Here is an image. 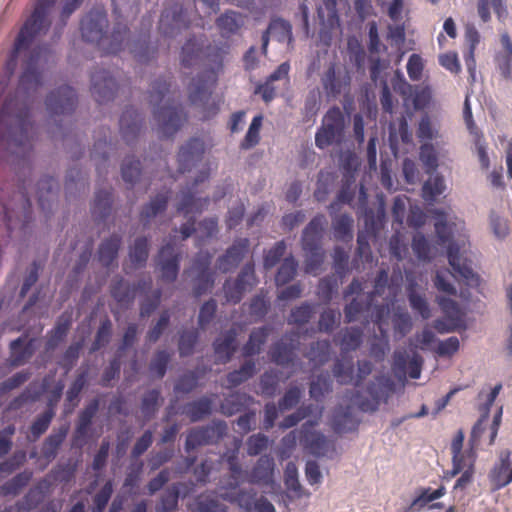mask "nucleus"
I'll use <instances>...</instances> for the list:
<instances>
[{
	"label": "nucleus",
	"mask_w": 512,
	"mask_h": 512,
	"mask_svg": "<svg viewBox=\"0 0 512 512\" xmlns=\"http://www.w3.org/2000/svg\"><path fill=\"white\" fill-rule=\"evenodd\" d=\"M121 243L122 237L118 234H113L101 242L98 248V261L102 266L108 268L116 260Z\"/></svg>",
	"instance_id": "25"
},
{
	"label": "nucleus",
	"mask_w": 512,
	"mask_h": 512,
	"mask_svg": "<svg viewBox=\"0 0 512 512\" xmlns=\"http://www.w3.org/2000/svg\"><path fill=\"white\" fill-rule=\"evenodd\" d=\"M0 204L8 231H13L17 223L25 224L29 221L32 205L25 191H14L7 200L1 197Z\"/></svg>",
	"instance_id": "7"
},
{
	"label": "nucleus",
	"mask_w": 512,
	"mask_h": 512,
	"mask_svg": "<svg viewBox=\"0 0 512 512\" xmlns=\"http://www.w3.org/2000/svg\"><path fill=\"white\" fill-rule=\"evenodd\" d=\"M314 313V305L304 302L300 306L293 308L290 312L288 323L302 326L307 324Z\"/></svg>",
	"instance_id": "58"
},
{
	"label": "nucleus",
	"mask_w": 512,
	"mask_h": 512,
	"mask_svg": "<svg viewBox=\"0 0 512 512\" xmlns=\"http://www.w3.org/2000/svg\"><path fill=\"white\" fill-rule=\"evenodd\" d=\"M326 224L327 220L323 214H317L310 220L301 235V247L303 250H317V247H321Z\"/></svg>",
	"instance_id": "18"
},
{
	"label": "nucleus",
	"mask_w": 512,
	"mask_h": 512,
	"mask_svg": "<svg viewBox=\"0 0 512 512\" xmlns=\"http://www.w3.org/2000/svg\"><path fill=\"white\" fill-rule=\"evenodd\" d=\"M332 391V380L328 373L318 375L311 381L309 387L310 397L315 401H322L324 396Z\"/></svg>",
	"instance_id": "45"
},
{
	"label": "nucleus",
	"mask_w": 512,
	"mask_h": 512,
	"mask_svg": "<svg viewBox=\"0 0 512 512\" xmlns=\"http://www.w3.org/2000/svg\"><path fill=\"white\" fill-rule=\"evenodd\" d=\"M169 193V190H167L157 194L148 204L143 207L140 213V220L144 226H146L152 218L166 210L169 200Z\"/></svg>",
	"instance_id": "30"
},
{
	"label": "nucleus",
	"mask_w": 512,
	"mask_h": 512,
	"mask_svg": "<svg viewBox=\"0 0 512 512\" xmlns=\"http://www.w3.org/2000/svg\"><path fill=\"white\" fill-rule=\"evenodd\" d=\"M279 386V372L276 370L265 371L260 377L261 392L266 397H273Z\"/></svg>",
	"instance_id": "62"
},
{
	"label": "nucleus",
	"mask_w": 512,
	"mask_h": 512,
	"mask_svg": "<svg viewBox=\"0 0 512 512\" xmlns=\"http://www.w3.org/2000/svg\"><path fill=\"white\" fill-rule=\"evenodd\" d=\"M419 158L428 172L435 171L438 168V152L433 144L429 142L421 144Z\"/></svg>",
	"instance_id": "60"
},
{
	"label": "nucleus",
	"mask_w": 512,
	"mask_h": 512,
	"mask_svg": "<svg viewBox=\"0 0 512 512\" xmlns=\"http://www.w3.org/2000/svg\"><path fill=\"white\" fill-rule=\"evenodd\" d=\"M149 255V243L146 237H139L135 240L130 249L129 257L136 267L144 266Z\"/></svg>",
	"instance_id": "50"
},
{
	"label": "nucleus",
	"mask_w": 512,
	"mask_h": 512,
	"mask_svg": "<svg viewBox=\"0 0 512 512\" xmlns=\"http://www.w3.org/2000/svg\"><path fill=\"white\" fill-rule=\"evenodd\" d=\"M170 80V76L159 78L151 84L149 90V102L154 106L153 116L158 131L166 138L174 136L187 121V113L182 104L172 96Z\"/></svg>",
	"instance_id": "2"
},
{
	"label": "nucleus",
	"mask_w": 512,
	"mask_h": 512,
	"mask_svg": "<svg viewBox=\"0 0 512 512\" xmlns=\"http://www.w3.org/2000/svg\"><path fill=\"white\" fill-rule=\"evenodd\" d=\"M271 329L267 326H262L253 329L249 335L248 341L242 348L244 357H251L261 352L262 346L266 343Z\"/></svg>",
	"instance_id": "28"
},
{
	"label": "nucleus",
	"mask_w": 512,
	"mask_h": 512,
	"mask_svg": "<svg viewBox=\"0 0 512 512\" xmlns=\"http://www.w3.org/2000/svg\"><path fill=\"white\" fill-rule=\"evenodd\" d=\"M316 421L305 422L300 430V443L310 454L320 457L325 456L331 448L330 442L320 432L314 430Z\"/></svg>",
	"instance_id": "11"
},
{
	"label": "nucleus",
	"mask_w": 512,
	"mask_h": 512,
	"mask_svg": "<svg viewBox=\"0 0 512 512\" xmlns=\"http://www.w3.org/2000/svg\"><path fill=\"white\" fill-rule=\"evenodd\" d=\"M107 13L104 10H91L80 22L82 38L86 42L95 43L105 54H116L123 50L129 35L125 24L116 23L108 33Z\"/></svg>",
	"instance_id": "3"
},
{
	"label": "nucleus",
	"mask_w": 512,
	"mask_h": 512,
	"mask_svg": "<svg viewBox=\"0 0 512 512\" xmlns=\"http://www.w3.org/2000/svg\"><path fill=\"white\" fill-rule=\"evenodd\" d=\"M256 364L253 360H246L239 369L229 372L226 376L227 389H232L246 382L254 376Z\"/></svg>",
	"instance_id": "38"
},
{
	"label": "nucleus",
	"mask_w": 512,
	"mask_h": 512,
	"mask_svg": "<svg viewBox=\"0 0 512 512\" xmlns=\"http://www.w3.org/2000/svg\"><path fill=\"white\" fill-rule=\"evenodd\" d=\"M216 25L222 36H230L236 34L244 25L242 14L235 11H226L216 19Z\"/></svg>",
	"instance_id": "32"
},
{
	"label": "nucleus",
	"mask_w": 512,
	"mask_h": 512,
	"mask_svg": "<svg viewBox=\"0 0 512 512\" xmlns=\"http://www.w3.org/2000/svg\"><path fill=\"white\" fill-rule=\"evenodd\" d=\"M453 276L455 279L457 280H462L464 281L468 286H470L466 280H464L463 278L459 277V275L453 270V273H451L449 271V269L447 268H444V269H439L436 271V274H435V277H434V286L435 288L439 291V292H442V293H445L447 295H450V296H455L457 294V290L456 288L454 287V285L452 283H450L449 281V277L450 276ZM476 277H477V282L474 283L472 286H476L478 285L479 283V277L478 275L476 274Z\"/></svg>",
	"instance_id": "36"
},
{
	"label": "nucleus",
	"mask_w": 512,
	"mask_h": 512,
	"mask_svg": "<svg viewBox=\"0 0 512 512\" xmlns=\"http://www.w3.org/2000/svg\"><path fill=\"white\" fill-rule=\"evenodd\" d=\"M32 477L33 472L30 470H24L16 474L0 487L1 494L3 496H17L29 484Z\"/></svg>",
	"instance_id": "39"
},
{
	"label": "nucleus",
	"mask_w": 512,
	"mask_h": 512,
	"mask_svg": "<svg viewBox=\"0 0 512 512\" xmlns=\"http://www.w3.org/2000/svg\"><path fill=\"white\" fill-rule=\"evenodd\" d=\"M55 416V412L53 407H49L45 410L41 415L37 416V418L33 421L30 426V436L29 438L32 441H36L43 435L49 428L53 418Z\"/></svg>",
	"instance_id": "44"
},
{
	"label": "nucleus",
	"mask_w": 512,
	"mask_h": 512,
	"mask_svg": "<svg viewBox=\"0 0 512 512\" xmlns=\"http://www.w3.org/2000/svg\"><path fill=\"white\" fill-rule=\"evenodd\" d=\"M445 190L444 179L442 176L429 178L422 187V197L425 201L432 203L436 197L441 195Z\"/></svg>",
	"instance_id": "53"
},
{
	"label": "nucleus",
	"mask_w": 512,
	"mask_h": 512,
	"mask_svg": "<svg viewBox=\"0 0 512 512\" xmlns=\"http://www.w3.org/2000/svg\"><path fill=\"white\" fill-rule=\"evenodd\" d=\"M189 26L190 21L187 18L186 10L181 5H174L163 10L159 21V29L165 36H174L181 29Z\"/></svg>",
	"instance_id": "15"
},
{
	"label": "nucleus",
	"mask_w": 512,
	"mask_h": 512,
	"mask_svg": "<svg viewBox=\"0 0 512 512\" xmlns=\"http://www.w3.org/2000/svg\"><path fill=\"white\" fill-rule=\"evenodd\" d=\"M269 30L275 35L279 42H287L288 45L293 42L292 26L282 18L272 19L269 23Z\"/></svg>",
	"instance_id": "51"
},
{
	"label": "nucleus",
	"mask_w": 512,
	"mask_h": 512,
	"mask_svg": "<svg viewBox=\"0 0 512 512\" xmlns=\"http://www.w3.org/2000/svg\"><path fill=\"white\" fill-rule=\"evenodd\" d=\"M416 284L412 283L407 288V296L410 307L413 311L420 314L423 319H428L431 316L429 305L424 296L419 294L416 289Z\"/></svg>",
	"instance_id": "46"
},
{
	"label": "nucleus",
	"mask_w": 512,
	"mask_h": 512,
	"mask_svg": "<svg viewBox=\"0 0 512 512\" xmlns=\"http://www.w3.org/2000/svg\"><path fill=\"white\" fill-rule=\"evenodd\" d=\"M298 262L293 256L286 257L281 263L275 276L277 286H283L294 279L297 273Z\"/></svg>",
	"instance_id": "47"
},
{
	"label": "nucleus",
	"mask_w": 512,
	"mask_h": 512,
	"mask_svg": "<svg viewBox=\"0 0 512 512\" xmlns=\"http://www.w3.org/2000/svg\"><path fill=\"white\" fill-rule=\"evenodd\" d=\"M284 483L287 490L293 493L296 498L309 496V492H305L298 480V468L294 462H288L284 470Z\"/></svg>",
	"instance_id": "41"
},
{
	"label": "nucleus",
	"mask_w": 512,
	"mask_h": 512,
	"mask_svg": "<svg viewBox=\"0 0 512 512\" xmlns=\"http://www.w3.org/2000/svg\"><path fill=\"white\" fill-rule=\"evenodd\" d=\"M91 90L95 100L103 104L114 98L118 85L109 71L99 70L91 75Z\"/></svg>",
	"instance_id": "14"
},
{
	"label": "nucleus",
	"mask_w": 512,
	"mask_h": 512,
	"mask_svg": "<svg viewBox=\"0 0 512 512\" xmlns=\"http://www.w3.org/2000/svg\"><path fill=\"white\" fill-rule=\"evenodd\" d=\"M144 123L142 115L134 108L126 109L120 117V132L124 140L130 144L140 134Z\"/></svg>",
	"instance_id": "20"
},
{
	"label": "nucleus",
	"mask_w": 512,
	"mask_h": 512,
	"mask_svg": "<svg viewBox=\"0 0 512 512\" xmlns=\"http://www.w3.org/2000/svg\"><path fill=\"white\" fill-rule=\"evenodd\" d=\"M345 135V116L338 106L331 107L323 117L322 125L315 134V144L325 149L341 144Z\"/></svg>",
	"instance_id": "5"
},
{
	"label": "nucleus",
	"mask_w": 512,
	"mask_h": 512,
	"mask_svg": "<svg viewBox=\"0 0 512 512\" xmlns=\"http://www.w3.org/2000/svg\"><path fill=\"white\" fill-rule=\"evenodd\" d=\"M262 126V116L257 115L252 119V122L249 126V129L240 144V148L243 150H248L253 148L259 143L260 140V128Z\"/></svg>",
	"instance_id": "59"
},
{
	"label": "nucleus",
	"mask_w": 512,
	"mask_h": 512,
	"mask_svg": "<svg viewBox=\"0 0 512 512\" xmlns=\"http://www.w3.org/2000/svg\"><path fill=\"white\" fill-rule=\"evenodd\" d=\"M181 258V253L175 249L173 244L167 243L161 247L157 264L163 281L172 283L177 279Z\"/></svg>",
	"instance_id": "12"
},
{
	"label": "nucleus",
	"mask_w": 512,
	"mask_h": 512,
	"mask_svg": "<svg viewBox=\"0 0 512 512\" xmlns=\"http://www.w3.org/2000/svg\"><path fill=\"white\" fill-rule=\"evenodd\" d=\"M160 390H149L142 398L141 411L147 420L151 419L158 410L160 405Z\"/></svg>",
	"instance_id": "55"
},
{
	"label": "nucleus",
	"mask_w": 512,
	"mask_h": 512,
	"mask_svg": "<svg viewBox=\"0 0 512 512\" xmlns=\"http://www.w3.org/2000/svg\"><path fill=\"white\" fill-rule=\"evenodd\" d=\"M210 176L209 168H205L199 172L197 177L195 178L191 189L187 192L182 193L181 200L177 206V211L183 213L187 216L190 213H200L203 211L205 207L209 204V198L206 197L204 199H196L191 190L196 188V186L200 183H203L208 180Z\"/></svg>",
	"instance_id": "16"
},
{
	"label": "nucleus",
	"mask_w": 512,
	"mask_h": 512,
	"mask_svg": "<svg viewBox=\"0 0 512 512\" xmlns=\"http://www.w3.org/2000/svg\"><path fill=\"white\" fill-rule=\"evenodd\" d=\"M213 347L221 363L229 362L236 351V332L229 330L223 338H217L214 341Z\"/></svg>",
	"instance_id": "27"
},
{
	"label": "nucleus",
	"mask_w": 512,
	"mask_h": 512,
	"mask_svg": "<svg viewBox=\"0 0 512 512\" xmlns=\"http://www.w3.org/2000/svg\"><path fill=\"white\" fill-rule=\"evenodd\" d=\"M503 50L496 55V63L505 78H509L512 69V41L507 32L501 34Z\"/></svg>",
	"instance_id": "35"
},
{
	"label": "nucleus",
	"mask_w": 512,
	"mask_h": 512,
	"mask_svg": "<svg viewBox=\"0 0 512 512\" xmlns=\"http://www.w3.org/2000/svg\"><path fill=\"white\" fill-rule=\"evenodd\" d=\"M330 356V343L328 340H319L313 342L307 357L311 362L316 365H323L326 363Z\"/></svg>",
	"instance_id": "52"
},
{
	"label": "nucleus",
	"mask_w": 512,
	"mask_h": 512,
	"mask_svg": "<svg viewBox=\"0 0 512 512\" xmlns=\"http://www.w3.org/2000/svg\"><path fill=\"white\" fill-rule=\"evenodd\" d=\"M362 337H363V332H362L361 328H359V327L347 328L344 331V333L341 337V340H340V345H341L342 351H346V352L354 351L357 348H359V346L362 343Z\"/></svg>",
	"instance_id": "54"
},
{
	"label": "nucleus",
	"mask_w": 512,
	"mask_h": 512,
	"mask_svg": "<svg viewBox=\"0 0 512 512\" xmlns=\"http://www.w3.org/2000/svg\"><path fill=\"white\" fill-rule=\"evenodd\" d=\"M112 192L110 190H98L91 208L95 221H104L111 212Z\"/></svg>",
	"instance_id": "34"
},
{
	"label": "nucleus",
	"mask_w": 512,
	"mask_h": 512,
	"mask_svg": "<svg viewBox=\"0 0 512 512\" xmlns=\"http://www.w3.org/2000/svg\"><path fill=\"white\" fill-rule=\"evenodd\" d=\"M355 182L354 176L351 174L345 176L343 184L337 194L336 200L330 203L328 210L331 216L336 214L340 210L341 204L350 205L355 197V191L352 189V185Z\"/></svg>",
	"instance_id": "37"
},
{
	"label": "nucleus",
	"mask_w": 512,
	"mask_h": 512,
	"mask_svg": "<svg viewBox=\"0 0 512 512\" xmlns=\"http://www.w3.org/2000/svg\"><path fill=\"white\" fill-rule=\"evenodd\" d=\"M99 409V401L92 400L84 410L79 414L78 423L72 439V445L75 447H82L85 443L87 432L92 423V419Z\"/></svg>",
	"instance_id": "21"
},
{
	"label": "nucleus",
	"mask_w": 512,
	"mask_h": 512,
	"mask_svg": "<svg viewBox=\"0 0 512 512\" xmlns=\"http://www.w3.org/2000/svg\"><path fill=\"white\" fill-rule=\"evenodd\" d=\"M253 398L246 393H232L224 399L220 405L221 412L226 416H232L242 410V408Z\"/></svg>",
	"instance_id": "42"
},
{
	"label": "nucleus",
	"mask_w": 512,
	"mask_h": 512,
	"mask_svg": "<svg viewBox=\"0 0 512 512\" xmlns=\"http://www.w3.org/2000/svg\"><path fill=\"white\" fill-rule=\"evenodd\" d=\"M112 298L121 306L128 307L135 299V289L132 288L122 277H119L110 287Z\"/></svg>",
	"instance_id": "33"
},
{
	"label": "nucleus",
	"mask_w": 512,
	"mask_h": 512,
	"mask_svg": "<svg viewBox=\"0 0 512 512\" xmlns=\"http://www.w3.org/2000/svg\"><path fill=\"white\" fill-rule=\"evenodd\" d=\"M287 336L274 343L270 349L271 361L279 366L287 367L293 364L296 359L297 347L292 343L294 339L291 337L290 342L285 341Z\"/></svg>",
	"instance_id": "22"
},
{
	"label": "nucleus",
	"mask_w": 512,
	"mask_h": 512,
	"mask_svg": "<svg viewBox=\"0 0 512 512\" xmlns=\"http://www.w3.org/2000/svg\"><path fill=\"white\" fill-rule=\"evenodd\" d=\"M56 2L57 0H36L31 15L15 39L5 63V77L0 80V129H33L27 100L20 99L17 93L4 98L3 96L20 58L24 61V71L19 79V88L28 94L42 86L43 74L38 69L40 53L32 47L40 36L48 32Z\"/></svg>",
	"instance_id": "1"
},
{
	"label": "nucleus",
	"mask_w": 512,
	"mask_h": 512,
	"mask_svg": "<svg viewBox=\"0 0 512 512\" xmlns=\"http://www.w3.org/2000/svg\"><path fill=\"white\" fill-rule=\"evenodd\" d=\"M202 53L201 45L196 38H190L182 47L181 63L187 68L194 66Z\"/></svg>",
	"instance_id": "48"
},
{
	"label": "nucleus",
	"mask_w": 512,
	"mask_h": 512,
	"mask_svg": "<svg viewBox=\"0 0 512 512\" xmlns=\"http://www.w3.org/2000/svg\"><path fill=\"white\" fill-rule=\"evenodd\" d=\"M205 153L204 141L193 137L181 146L178 155V172L185 173L191 171L203 159Z\"/></svg>",
	"instance_id": "13"
},
{
	"label": "nucleus",
	"mask_w": 512,
	"mask_h": 512,
	"mask_svg": "<svg viewBox=\"0 0 512 512\" xmlns=\"http://www.w3.org/2000/svg\"><path fill=\"white\" fill-rule=\"evenodd\" d=\"M185 483H174L170 485L160 498L161 507L157 510L164 512H174L178 508L179 498L181 496V488H185ZM191 489H188L182 494V498H185Z\"/></svg>",
	"instance_id": "31"
},
{
	"label": "nucleus",
	"mask_w": 512,
	"mask_h": 512,
	"mask_svg": "<svg viewBox=\"0 0 512 512\" xmlns=\"http://www.w3.org/2000/svg\"><path fill=\"white\" fill-rule=\"evenodd\" d=\"M354 220L349 214H341L333 219L332 228L336 240L348 242L353 238Z\"/></svg>",
	"instance_id": "40"
},
{
	"label": "nucleus",
	"mask_w": 512,
	"mask_h": 512,
	"mask_svg": "<svg viewBox=\"0 0 512 512\" xmlns=\"http://www.w3.org/2000/svg\"><path fill=\"white\" fill-rule=\"evenodd\" d=\"M170 360L171 354L167 350H158L150 361V372L157 378L162 379L166 374Z\"/></svg>",
	"instance_id": "56"
},
{
	"label": "nucleus",
	"mask_w": 512,
	"mask_h": 512,
	"mask_svg": "<svg viewBox=\"0 0 512 512\" xmlns=\"http://www.w3.org/2000/svg\"><path fill=\"white\" fill-rule=\"evenodd\" d=\"M321 84L325 94L329 98H337L350 92V73L336 63H330L321 76Z\"/></svg>",
	"instance_id": "9"
},
{
	"label": "nucleus",
	"mask_w": 512,
	"mask_h": 512,
	"mask_svg": "<svg viewBox=\"0 0 512 512\" xmlns=\"http://www.w3.org/2000/svg\"><path fill=\"white\" fill-rule=\"evenodd\" d=\"M275 461L269 455H262L248 475L251 484L269 486L274 482Z\"/></svg>",
	"instance_id": "19"
},
{
	"label": "nucleus",
	"mask_w": 512,
	"mask_h": 512,
	"mask_svg": "<svg viewBox=\"0 0 512 512\" xmlns=\"http://www.w3.org/2000/svg\"><path fill=\"white\" fill-rule=\"evenodd\" d=\"M433 214L435 217L434 227L438 244L441 246L447 244L449 265L459 277L466 280L469 285H473L477 282L476 274L471 267L470 261L460 254L458 245L451 241L453 233L451 226L448 224L446 213L441 210H434Z\"/></svg>",
	"instance_id": "4"
},
{
	"label": "nucleus",
	"mask_w": 512,
	"mask_h": 512,
	"mask_svg": "<svg viewBox=\"0 0 512 512\" xmlns=\"http://www.w3.org/2000/svg\"><path fill=\"white\" fill-rule=\"evenodd\" d=\"M237 285H240L245 291L251 290L257 285L258 280L255 274V265L253 262L246 263L235 279Z\"/></svg>",
	"instance_id": "63"
},
{
	"label": "nucleus",
	"mask_w": 512,
	"mask_h": 512,
	"mask_svg": "<svg viewBox=\"0 0 512 512\" xmlns=\"http://www.w3.org/2000/svg\"><path fill=\"white\" fill-rule=\"evenodd\" d=\"M216 82V72L211 69L198 75L189 85V100L191 104L203 107V119H209L218 112V107L215 104L208 109L205 108L210 100Z\"/></svg>",
	"instance_id": "6"
},
{
	"label": "nucleus",
	"mask_w": 512,
	"mask_h": 512,
	"mask_svg": "<svg viewBox=\"0 0 512 512\" xmlns=\"http://www.w3.org/2000/svg\"><path fill=\"white\" fill-rule=\"evenodd\" d=\"M249 250V240L240 238L226 250V252L217 259V268L222 273H227L235 269L242 261Z\"/></svg>",
	"instance_id": "17"
},
{
	"label": "nucleus",
	"mask_w": 512,
	"mask_h": 512,
	"mask_svg": "<svg viewBox=\"0 0 512 512\" xmlns=\"http://www.w3.org/2000/svg\"><path fill=\"white\" fill-rule=\"evenodd\" d=\"M225 421H213L206 426L192 428L188 431L185 450L191 452L197 447L218 443L227 434Z\"/></svg>",
	"instance_id": "8"
},
{
	"label": "nucleus",
	"mask_w": 512,
	"mask_h": 512,
	"mask_svg": "<svg viewBox=\"0 0 512 512\" xmlns=\"http://www.w3.org/2000/svg\"><path fill=\"white\" fill-rule=\"evenodd\" d=\"M46 108L57 122V117L71 115L77 105V94L70 86H61L52 91L46 98Z\"/></svg>",
	"instance_id": "10"
},
{
	"label": "nucleus",
	"mask_w": 512,
	"mask_h": 512,
	"mask_svg": "<svg viewBox=\"0 0 512 512\" xmlns=\"http://www.w3.org/2000/svg\"><path fill=\"white\" fill-rule=\"evenodd\" d=\"M191 512H227V507L221 504L215 498L202 497L196 498L193 506L190 508Z\"/></svg>",
	"instance_id": "61"
},
{
	"label": "nucleus",
	"mask_w": 512,
	"mask_h": 512,
	"mask_svg": "<svg viewBox=\"0 0 512 512\" xmlns=\"http://www.w3.org/2000/svg\"><path fill=\"white\" fill-rule=\"evenodd\" d=\"M385 211L380 206L377 213L372 208H366L363 213L364 228L367 232L377 234L383 227Z\"/></svg>",
	"instance_id": "49"
},
{
	"label": "nucleus",
	"mask_w": 512,
	"mask_h": 512,
	"mask_svg": "<svg viewBox=\"0 0 512 512\" xmlns=\"http://www.w3.org/2000/svg\"><path fill=\"white\" fill-rule=\"evenodd\" d=\"M212 405V399L204 396L187 403L184 406L183 413L190 419L191 422H198L211 414Z\"/></svg>",
	"instance_id": "29"
},
{
	"label": "nucleus",
	"mask_w": 512,
	"mask_h": 512,
	"mask_svg": "<svg viewBox=\"0 0 512 512\" xmlns=\"http://www.w3.org/2000/svg\"><path fill=\"white\" fill-rule=\"evenodd\" d=\"M131 53L139 63H147L156 57L157 49L146 40H138L133 43Z\"/></svg>",
	"instance_id": "57"
},
{
	"label": "nucleus",
	"mask_w": 512,
	"mask_h": 512,
	"mask_svg": "<svg viewBox=\"0 0 512 512\" xmlns=\"http://www.w3.org/2000/svg\"><path fill=\"white\" fill-rule=\"evenodd\" d=\"M35 352L34 339L19 337L10 344V364L14 367L25 364Z\"/></svg>",
	"instance_id": "23"
},
{
	"label": "nucleus",
	"mask_w": 512,
	"mask_h": 512,
	"mask_svg": "<svg viewBox=\"0 0 512 512\" xmlns=\"http://www.w3.org/2000/svg\"><path fill=\"white\" fill-rule=\"evenodd\" d=\"M58 183L55 178L45 176L37 183V201L39 207L43 210H50L55 194L58 191Z\"/></svg>",
	"instance_id": "24"
},
{
	"label": "nucleus",
	"mask_w": 512,
	"mask_h": 512,
	"mask_svg": "<svg viewBox=\"0 0 512 512\" xmlns=\"http://www.w3.org/2000/svg\"><path fill=\"white\" fill-rule=\"evenodd\" d=\"M69 432V425L63 424L56 431H53L44 441L42 446L43 457L51 461L57 456L58 450Z\"/></svg>",
	"instance_id": "26"
},
{
	"label": "nucleus",
	"mask_w": 512,
	"mask_h": 512,
	"mask_svg": "<svg viewBox=\"0 0 512 512\" xmlns=\"http://www.w3.org/2000/svg\"><path fill=\"white\" fill-rule=\"evenodd\" d=\"M71 326L70 317L61 316L55 327L51 330L46 343V349L54 350L65 339Z\"/></svg>",
	"instance_id": "43"
},
{
	"label": "nucleus",
	"mask_w": 512,
	"mask_h": 512,
	"mask_svg": "<svg viewBox=\"0 0 512 512\" xmlns=\"http://www.w3.org/2000/svg\"><path fill=\"white\" fill-rule=\"evenodd\" d=\"M198 338L197 330L183 331L180 334L178 350L181 357L190 356L193 353Z\"/></svg>",
	"instance_id": "64"
}]
</instances>
